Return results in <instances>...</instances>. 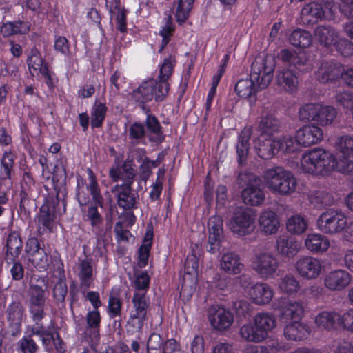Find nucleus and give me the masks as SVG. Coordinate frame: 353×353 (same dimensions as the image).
<instances>
[{"mask_svg": "<svg viewBox=\"0 0 353 353\" xmlns=\"http://www.w3.org/2000/svg\"><path fill=\"white\" fill-rule=\"evenodd\" d=\"M334 170L344 174L353 173V155L337 154L335 158Z\"/></svg>", "mask_w": 353, "mask_h": 353, "instance_id": "nucleus-50", "label": "nucleus"}, {"mask_svg": "<svg viewBox=\"0 0 353 353\" xmlns=\"http://www.w3.org/2000/svg\"><path fill=\"white\" fill-rule=\"evenodd\" d=\"M281 128L280 121L272 114H267L261 116L256 127L257 132L260 133L261 137H272L277 133Z\"/></svg>", "mask_w": 353, "mask_h": 353, "instance_id": "nucleus-26", "label": "nucleus"}, {"mask_svg": "<svg viewBox=\"0 0 353 353\" xmlns=\"http://www.w3.org/2000/svg\"><path fill=\"white\" fill-rule=\"evenodd\" d=\"M335 157L330 152L316 148L303 155L301 169L313 174H327L334 170Z\"/></svg>", "mask_w": 353, "mask_h": 353, "instance_id": "nucleus-3", "label": "nucleus"}, {"mask_svg": "<svg viewBox=\"0 0 353 353\" xmlns=\"http://www.w3.org/2000/svg\"><path fill=\"white\" fill-rule=\"evenodd\" d=\"M276 82L281 89L292 93L296 90L298 86L296 72H294L292 68L279 71L276 77Z\"/></svg>", "mask_w": 353, "mask_h": 353, "instance_id": "nucleus-28", "label": "nucleus"}, {"mask_svg": "<svg viewBox=\"0 0 353 353\" xmlns=\"http://www.w3.org/2000/svg\"><path fill=\"white\" fill-rule=\"evenodd\" d=\"M290 43L299 48H307L312 41V37L310 32L303 29H296L294 30L289 37Z\"/></svg>", "mask_w": 353, "mask_h": 353, "instance_id": "nucleus-43", "label": "nucleus"}, {"mask_svg": "<svg viewBox=\"0 0 353 353\" xmlns=\"http://www.w3.org/2000/svg\"><path fill=\"white\" fill-rule=\"evenodd\" d=\"M307 226V221L299 214L292 216L286 223L287 230L293 234H303L306 231Z\"/></svg>", "mask_w": 353, "mask_h": 353, "instance_id": "nucleus-44", "label": "nucleus"}, {"mask_svg": "<svg viewBox=\"0 0 353 353\" xmlns=\"http://www.w3.org/2000/svg\"><path fill=\"white\" fill-rule=\"evenodd\" d=\"M86 325L84 330L85 336L92 340H97L99 337L101 327V315L97 310L88 311L85 316Z\"/></svg>", "mask_w": 353, "mask_h": 353, "instance_id": "nucleus-37", "label": "nucleus"}, {"mask_svg": "<svg viewBox=\"0 0 353 353\" xmlns=\"http://www.w3.org/2000/svg\"><path fill=\"white\" fill-rule=\"evenodd\" d=\"M276 250L285 257L292 258L300 250L301 244L294 238L286 235L279 236L276 241Z\"/></svg>", "mask_w": 353, "mask_h": 353, "instance_id": "nucleus-25", "label": "nucleus"}, {"mask_svg": "<svg viewBox=\"0 0 353 353\" xmlns=\"http://www.w3.org/2000/svg\"><path fill=\"white\" fill-rule=\"evenodd\" d=\"M335 157L330 152L316 148L303 155L301 169L313 174H327L334 170Z\"/></svg>", "mask_w": 353, "mask_h": 353, "instance_id": "nucleus-4", "label": "nucleus"}, {"mask_svg": "<svg viewBox=\"0 0 353 353\" xmlns=\"http://www.w3.org/2000/svg\"><path fill=\"white\" fill-rule=\"evenodd\" d=\"M132 303L133 309L128 321V326L132 329V332H140L148 320L150 300L146 296L145 292H137L133 296Z\"/></svg>", "mask_w": 353, "mask_h": 353, "instance_id": "nucleus-7", "label": "nucleus"}, {"mask_svg": "<svg viewBox=\"0 0 353 353\" xmlns=\"http://www.w3.org/2000/svg\"><path fill=\"white\" fill-rule=\"evenodd\" d=\"M336 117L337 111L333 106L320 103H307L299 110L301 121H312L321 126L332 124Z\"/></svg>", "mask_w": 353, "mask_h": 353, "instance_id": "nucleus-6", "label": "nucleus"}, {"mask_svg": "<svg viewBox=\"0 0 353 353\" xmlns=\"http://www.w3.org/2000/svg\"><path fill=\"white\" fill-rule=\"evenodd\" d=\"M265 192L262 188L261 180L253 185L243 188L241 191V199L243 203L251 206H259L265 201Z\"/></svg>", "mask_w": 353, "mask_h": 353, "instance_id": "nucleus-24", "label": "nucleus"}, {"mask_svg": "<svg viewBox=\"0 0 353 353\" xmlns=\"http://www.w3.org/2000/svg\"><path fill=\"white\" fill-rule=\"evenodd\" d=\"M58 199L50 201L47 199L46 203L40 208V212L38 215L37 232L39 235L43 234L47 230H51L53 222L56 218L54 209L56 204H58Z\"/></svg>", "mask_w": 353, "mask_h": 353, "instance_id": "nucleus-16", "label": "nucleus"}, {"mask_svg": "<svg viewBox=\"0 0 353 353\" xmlns=\"http://www.w3.org/2000/svg\"><path fill=\"white\" fill-rule=\"evenodd\" d=\"M336 103L353 112V92L343 91L338 92L335 97Z\"/></svg>", "mask_w": 353, "mask_h": 353, "instance_id": "nucleus-62", "label": "nucleus"}, {"mask_svg": "<svg viewBox=\"0 0 353 353\" xmlns=\"http://www.w3.org/2000/svg\"><path fill=\"white\" fill-rule=\"evenodd\" d=\"M310 334L308 326L298 321H294L287 324L283 330V335L288 340L302 341Z\"/></svg>", "mask_w": 353, "mask_h": 353, "instance_id": "nucleus-32", "label": "nucleus"}, {"mask_svg": "<svg viewBox=\"0 0 353 353\" xmlns=\"http://www.w3.org/2000/svg\"><path fill=\"white\" fill-rule=\"evenodd\" d=\"M32 334L39 336L41 339L42 343L45 346H48L54 341L56 336L55 332H53L51 327L46 328L42 326H32L31 328Z\"/></svg>", "mask_w": 353, "mask_h": 353, "instance_id": "nucleus-54", "label": "nucleus"}, {"mask_svg": "<svg viewBox=\"0 0 353 353\" xmlns=\"http://www.w3.org/2000/svg\"><path fill=\"white\" fill-rule=\"evenodd\" d=\"M343 66L338 63L323 62L316 72V78L322 83L334 82L342 79Z\"/></svg>", "mask_w": 353, "mask_h": 353, "instance_id": "nucleus-22", "label": "nucleus"}, {"mask_svg": "<svg viewBox=\"0 0 353 353\" xmlns=\"http://www.w3.org/2000/svg\"><path fill=\"white\" fill-rule=\"evenodd\" d=\"M278 57L283 62L288 63L290 68L294 67L300 72H306L311 69L306 54L303 52H296L294 50L283 49Z\"/></svg>", "mask_w": 353, "mask_h": 353, "instance_id": "nucleus-17", "label": "nucleus"}, {"mask_svg": "<svg viewBox=\"0 0 353 353\" xmlns=\"http://www.w3.org/2000/svg\"><path fill=\"white\" fill-rule=\"evenodd\" d=\"M220 266L221 270L229 274H239L244 267L240 256L233 252L225 253L222 256Z\"/></svg>", "mask_w": 353, "mask_h": 353, "instance_id": "nucleus-35", "label": "nucleus"}, {"mask_svg": "<svg viewBox=\"0 0 353 353\" xmlns=\"http://www.w3.org/2000/svg\"><path fill=\"white\" fill-rule=\"evenodd\" d=\"M145 125L148 131L154 135L151 140L161 143L164 141L165 136L161 130V126L157 118L153 114H148L145 120Z\"/></svg>", "mask_w": 353, "mask_h": 353, "instance_id": "nucleus-49", "label": "nucleus"}, {"mask_svg": "<svg viewBox=\"0 0 353 353\" xmlns=\"http://www.w3.org/2000/svg\"><path fill=\"white\" fill-rule=\"evenodd\" d=\"M239 335L247 342L260 343L264 341L256 325L252 323L243 325L239 330Z\"/></svg>", "mask_w": 353, "mask_h": 353, "instance_id": "nucleus-48", "label": "nucleus"}, {"mask_svg": "<svg viewBox=\"0 0 353 353\" xmlns=\"http://www.w3.org/2000/svg\"><path fill=\"white\" fill-rule=\"evenodd\" d=\"M163 344L164 341L160 334H152L147 342V353H162Z\"/></svg>", "mask_w": 353, "mask_h": 353, "instance_id": "nucleus-59", "label": "nucleus"}, {"mask_svg": "<svg viewBox=\"0 0 353 353\" xmlns=\"http://www.w3.org/2000/svg\"><path fill=\"white\" fill-rule=\"evenodd\" d=\"M107 112V108L103 103H95L91 114V125L99 128L102 125Z\"/></svg>", "mask_w": 353, "mask_h": 353, "instance_id": "nucleus-53", "label": "nucleus"}, {"mask_svg": "<svg viewBox=\"0 0 353 353\" xmlns=\"http://www.w3.org/2000/svg\"><path fill=\"white\" fill-rule=\"evenodd\" d=\"M309 201L314 207L332 205L334 199L332 194L323 190L312 191L308 195Z\"/></svg>", "mask_w": 353, "mask_h": 353, "instance_id": "nucleus-42", "label": "nucleus"}, {"mask_svg": "<svg viewBox=\"0 0 353 353\" xmlns=\"http://www.w3.org/2000/svg\"><path fill=\"white\" fill-rule=\"evenodd\" d=\"M337 154L353 155V137L350 135L338 137L336 140Z\"/></svg>", "mask_w": 353, "mask_h": 353, "instance_id": "nucleus-51", "label": "nucleus"}, {"mask_svg": "<svg viewBox=\"0 0 353 353\" xmlns=\"http://www.w3.org/2000/svg\"><path fill=\"white\" fill-rule=\"evenodd\" d=\"M253 323L264 340L276 325L275 318L272 314L265 312L257 313L253 319Z\"/></svg>", "mask_w": 353, "mask_h": 353, "instance_id": "nucleus-33", "label": "nucleus"}, {"mask_svg": "<svg viewBox=\"0 0 353 353\" xmlns=\"http://www.w3.org/2000/svg\"><path fill=\"white\" fill-rule=\"evenodd\" d=\"M252 270L263 279L274 277L279 270V260L270 252L256 253L252 261Z\"/></svg>", "mask_w": 353, "mask_h": 353, "instance_id": "nucleus-10", "label": "nucleus"}, {"mask_svg": "<svg viewBox=\"0 0 353 353\" xmlns=\"http://www.w3.org/2000/svg\"><path fill=\"white\" fill-rule=\"evenodd\" d=\"M323 137L321 128L314 125H307L296 131V138L299 144L305 147L319 143Z\"/></svg>", "mask_w": 353, "mask_h": 353, "instance_id": "nucleus-20", "label": "nucleus"}, {"mask_svg": "<svg viewBox=\"0 0 353 353\" xmlns=\"http://www.w3.org/2000/svg\"><path fill=\"white\" fill-rule=\"evenodd\" d=\"M279 288L284 293L292 294L300 290L299 281L290 274H285L279 280Z\"/></svg>", "mask_w": 353, "mask_h": 353, "instance_id": "nucleus-47", "label": "nucleus"}, {"mask_svg": "<svg viewBox=\"0 0 353 353\" xmlns=\"http://www.w3.org/2000/svg\"><path fill=\"white\" fill-rule=\"evenodd\" d=\"M347 218L341 210L333 208L323 212L317 220V225L320 230L330 234L343 232L347 225Z\"/></svg>", "mask_w": 353, "mask_h": 353, "instance_id": "nucleus-9", "label": "nucleus"}, {"mask_svg": "<svg viewBox=\"0 0 353 353\" xmlns=\"http://www.w3.org/2000/svg\"><path fill=\"white\" fill-rule=\"evenodd\" d=\"M259 180L260 179L258 176L250 172H241L237 176L236 183L240 187L243 188L253 185Z\"/></svg>", "mask_w": 353, "mask_h": 353, "instance_id": "nucleus-63", "label": "nucleus"}, {"mask_svg": "<svg viewBox=\"0 0 353 353\" xmlns=\"http://www.w3.org/2000/svg\"><path fill=\"white\" fill-rule=\"evenodd\" d=\"M316 326L321 330H332L336 328L337 323L341 324V316L332 311H323L315 318Z\"/></svg>", "mask_w": 353, "mask_h": 353, "instance_id": "nucleus-34", "label": "nucleus"}, {"mask_svg": "<svg viewBox=\"0 0 353 353\" xmlns=\"http://www.w3.org/2000/svg\"><path fill=\"white\" fill-rule=\"evenodd\" d=\"M350 274L343 269H337L327 272L323 277L325 288L332 292L345 290L351 283Z\"/></svg>", "mask_w": 353, "mask_h": 353, "instance_id": "nucleus-14", "label": "nucleus"}, {"mask_svg": "<svg viewBox=\"0 0 353 353\" xmlns=\"http://www.w3.org/2000/svg\"><path fill=\"white\" fill-rule=\"evenodd\" d=\"M259 222L261 230L265 234H275L280 226L277 214L272 210L263 212L259 216Z\"/></svg>", "mask_w": 353, "mask_h": 353, "instance_id": "nucleus-36", "label": "nucleus"}, {"mask_svg": "<svg viewBox=\"0 0 353 353\" xmlns=\"http://www.w3.org/2000/svg\"><path fill=\"white\" fill-rule=\"evenodd\" d=\"M6 248L7 259L14 261L19 256L23 248V243L19 232L13 231L9 234Z\"/></svg>", "mask_w": 353, "mask_h": 353, "instance_id": "nucleus-40", "label": "nucleus"}, {"mask_svg": "<svg viewBox=\"0 0 353 353\" xmlns=\"http://www.w3.org/2000/svg\"><path fill=\"white\" fill-rule=\"evenodd\" d=\"M304 312V307L301 302L294 300L285 301L282 306V314L290 319H300Z\"/></svg>", "mask_w": 353, "mask_h": 353, "instance_id": "nucleus-45", "label": "nucleus"}, {"mask_svg": "<svg viewBox=\"0 0 353 353\" xmlns=\"http://www.w3.org/2000/svg\"><path fill=\"white\" fill-rule=\"evenodd\" d=\"M14 164L13 156L10 152H5L1 161L0 175L2 179L11 178V172Z\"/></svg>", "mask_w": 353, "mask_h": 353, "instance_id": "nucleus-58", "label": "nucleus"}, {"mask_svg": "<svg viewBox=\"0 0 353 353\" xmlns=\"http://www.w3.org/2000/svg\"><path fill=\"white\" fill-rule=\"evenodd\" d=\"M194 0H176L175 17L179 24L183 23L189 17Z\"/></svg>", "mask_w": 353, "mask_h": 353, "instance_id": "nucleus-46", "label": "nucleus"}, {"mask_svg": "<svg viewBox=\"0 0 353 353\" xmlns=\"http://www.w3.org/2000/svg\"><path fill=\"white\" fill-rule=\"evenodd\" d=\"M305 246L312 252H324L330 247V241L321 234H310L305 240Z\"/></svg>", "mask_w": 353, "mask_h": 353, "instance_id": "nucleus-41", "label": "nucleus"}, {"mask_svg": "<svg viewBox=\"0 0 353 353\" xmlns=\"http://www.w3.org/2000/svg\"><path fill=\"white\" fill-rule=\"evenodd\" d=\"M175 61V58L170 56L169 58L165 59L163 61V63L161 66L159 75V80L157 81L159 83L158 92L157 95V101H163L168 94L170 85L168 80L172 75Z\"/></svg>", "mask_w": 353, "mask_h": 353, "instance_id": "nucleus-18", "label": "nucleus"}, {"mask_svg": "<svg viewBox=\"0 0 353 353\" xmlns=\"http://www.w3.org/2000/svg\"><path fill=\"white\" fill-rule=\"evenodd\" d=\"M276 143H279V148L277 147L278 152L281 151L285 154L294 153L299 150V144L296 139L290 136H283L276 140Z\"/></svg>", "mask_w": 353, "mask_h": 353, "instance_id": "nucleus-52", "label": "nucleus"}, {"mask_svg": "<svg viewBox=\"0 0 353 353\" xmlns=\"http://www.w3.org/2000/svg\"><path fill=\"white\" fill-rule=\"evenodd\" d=\"M77 274L79 279L81 288H89L94 281L93 268L91 260L79 259L77 265Z\"/></svg>", "mask_w": 353, "mask_h": 353, "instance_id": "nucleus-29", "label": "nucleus"}, {"mask_svg": "<svg viewBox=\"0 0 353 353\" xmlns=\"http://www.w3.org/2000/svg\"><path fill=\"white\" fill-rule=\"evenodd\" d=\"M274 59L272 55L255 59L251 66L249 79L239 80L235 85V92L242 98L256 101L258 90L266 88L272 79Z\"/></svg>", "mask_w": 353, "mask_h": 353, "instance_id": "nucleus-1", "label": "nucleus"}, {"mask_svg": "<svg viewBox=\"0 0 353 353\" xmlns=\"http://www.w3.org/2000/svg\"><path fill=\"white\" fill-rule=\"evenodd\" d=\"M252 134V127H245L240 132L236 145V153L239 165H243L247 163L250 150V139Z\"/></svg>", "mask_w": 353, "mask_h": 353, "instance_id": "nucleus-23", "label": "nucleus"}, {"mask_svg": "<svg viewBox=\"0 0 353 353\" xmlns=\"http://www.w3.org/2000/svg\"><path fill=\"white\" fill-rule=\"evenodd\" d=\"M88 174L89 185L87 188L90 190L95 205H92L88 207L85 214V220L90 222L92 228L99 229L103 223V217L98 210V206L103 208V198L100 193L96 176L91 169H88Z\"/></svg>", "mask_w": 353, "mask_h": 353, "instance_id": "nucleus-8", "label": "nucleus"}, {"mask_svg": "<svg viewBox=\"0 0 353 353\" xmlns=\"http://www.w3.org/2000/svg\"><path fill=\"white\" fill-rule=\"evenodd\" d=\"M255 215L250 208L237 209L233 214L230 227L238 236H245L254 230Z\"/></svg>", "mask_w": 353, "mask_h": 353, "instance_id": "nucleus-11", "label": "nucleus"}, {"mask_svg": "<svg viewBox=\"0 0 353 353\" xmlns=\"http://www.w3.org/2000/svg\"><path fill=\"white\" fill-rule=\"evenodd\" d=\"M117 199V204L119 208L125 210H132L136 208L137 196L129 183H123L116 185L112 190Z\"/></svg>", "mask_w": 353, "mask_h": 353, "instance_id": "nucleus-19", "label": "nucleus"}, {"mask_svg": "<svg viewBox=\"0 0 353 353\" xmlns=\"http://www.w3.org/2000/svg\"><path fill=\"white\" fill-rule=\"evenodd\" d=\"M295 270L299 275L307 280L317 279L323 268L322 261L315 257L302 256L295 263Z\"/></svg>", "mask_w": 353, "mask_h": 353, "instance_id": "nucleus-13", "label": "nucleus"}, {"mask_svg": "<svg viewBox=\"0 0 353 353\" xmlns=\"http://www.w3.org/2000/svg\"><path fill=\"white\" fill-rule=\"evenodd\" d=\"M208 320L214 329L223 331L231 326L234 316L229 310L219 305H213L208 310Z\"/></svg>", "mask_w": 353, "mask_h": 353, "instance_id": "nucleus-15", "label": "nucleus"}, {"mask_svg": "<svg viewBox=\"0 0 353 353\" xmlns=\"http://www.w3.org/2000/svg\"><path fill=\"white\" fill-rule=\"evenodd\" d=\"M30 261L40 271L46 270L48 266V255L45 250H40L31 256Z\"/></svg>", "mask_w": 353, "mask_h": 353, "instance_id": "nucleus-64", "label": "nucleus"}, {"mask_svg": "<svg viewBox=\"0 0 353 353\" xmlns=\"http://www.w3.org/2000/svg\"><path fill=\"white\" fill-rule=\"evenodd\" d=\"M24 308L19 302H14L7 309L8 321L11 327H13L15 333L20 331V327L23 318Z\"/></svg>", "mask_w": 353, "mask_h": 353, "instance_id": "nucleus-39", "label": "nucleus"}, {"mask_svg": "<svg viewBox=\"0 0 353 353\" xmlns=\"http://www.w3.org/2000/svg\"><path fill=\"white\" fill-rule=\"evenodd\" d=\"M334 0H317L307 3L301 12L303 23L305 26H313L319 21L334 19Z\"/></svg>", "mask_w": 353, "mask_h": 353, "instance_id": "nucleus-5", "label": "nucleus"}, {"mask_svg": "<svg viewBox=\"0 0 353 353\" xmlns=\"http://www.w3.org/2000/svg\"><path fill=\"white\" fill-rule=\"evenodd\" d=\"M263 177L268 189L274 194L288 196L296 191V178L291 172L283 167L275 166L266 169Z\"/></svg>", "mask_w": 353, "mask_h": 353, "instance_id": "nucleus-2", "label": "nucleus"}, {"mask_svg": "<svg viewBox=\"0 0 353 353\" xmlns=\"http://www.w3.org/2000/svg\"><path fill=\"white\" fill-rule=\"evenodd\" d=\"M166 25L162 28L160 31V35L162 37V41L160 49L159 50V52H161L166 45L170 41V38L172 35L173 32L174 30V26L172 23V18L170 14L168 15L167 17Z\"/></svg>", "mask_w": 353, "mask_h": 353, "instance_id": "nucleus-60", "label": "nucleus"}, {"mask_svg": "<svg viewBox=\"0 0 353 353\" xmlns=\"http://www.w3.org/2000/svg\"><path fill=\"white\" fill-rule=\"evenodd\" d=\"M159 83L153 79L143 82L132 92V97L136 103H147L154 97L157 101Z\"/></svg>", "mask_w": 353, "mask_h": 353, "instance_id": "nucleus-21", "label": "nucleus"}, {"mask_svg": "<svg viewBox=\"0 0 353 353\" xmlns=\"http://www.w3.org/2000/svg\"><path fill=\"white\" fill-rule=\"evenodd\" d=\"M53 297L57 304H64L68 294V286L65 280L59 278L52 289Z\"/></svg>", "mask_w": 353, "mask_h": 353, "instance_id": "nucleus-57", "label": "nucleus"}, {"mask_svg": "<svg viewBox=\"0 0 353 353\" xmlns=\"http://www.w3.org/2000/svg\"><path fill=\"white\" fill-rule=\"evenodd\" d=\"M314 37L321 45L330 47L336 42L339 32L330 25H319L314 30Z\"/></svg>", "mask_w": 353, "mask_h": 353, "instance_id": "nucleus-31", "label": "nucleus"}, {"mask_svg": "<svg viewBox=\"0 0 353 353\" xmlns=\"http://www.w3.org/2000/svg\"><path fill=\"white\" fill-rule=\"evenodd\" d=\"M32 333L24 336L17 342L18 350L21 353H36L39 346L32 339Z\"/></svg>", "mask_w": 353, "mask_h": 353, "instance_id": "nucleus-55", "label": "nucleus"}, {"mask_svg": "<svg viewBox=\"0 0 353 353\" xmlns=\"http://www.w3.org/2000/svg\"><path fill=\"white\" fill-rule=\"evenodd\" d=\"M46 303H29V311L32 321L33 326H42L41 321L45 317Z\"/></svg>", "mask_w": 353, "mask_h": 353, "instance_id": "nucleus-56", "label": "nucleus"}, {"mask_svg": "<svg viewBox=\"0 0 353 353\" xmlns=\"http://www.w3.org/2000/svg\"><path fill=\"white\" fill-rule=\"evenodd\" d=\"M265 137H259V142L255 143L254 148L259 157L263 159H269L278 152L277 147L279 148V143L276 140L267 139Z\"/></svg>", "mask_w": 353, "mask_h": 353, "instance_id": "nucleus-38", "label": "nucleus"}, {"mask_svg": "<svg viewBox=\"0 0 353 353\" xmlns=\"http://www.w3.org/2000/svg\"><path fill=\"white\" fill-rule=\"evenodd\" d=\"M248 294L254 303L265 305L272 300L273 291L267 283H257L251 287Z\"/></svg>", "mask_w": 353, "mask_h": 353, "instance_id": "nucleus-30", "label": "nucleus"}, {"mask_svg": "<svg viewBox=\"0 0 353 353\" xmlns=\"http://www.w3.org/2000/svg\"><path fill=\"white\" fill-rule=\"evenodd\" d=\"M46 276L39 277L34 283L33 279L30 282L29 303H46V291L48 288Z\"/></svg>", "mask_w": 353, "mask_h": 353, "instance_id": "nucleus-27", "label": "nucleus"}, {"mask_svg": "<svg viewBox=\"0 0 353 353\" xmlns=\"http://www.w3.org/2000/svg\"><path fill=\"white\" fill-rule=\"evenodd\" d=\"M335 46L338 52L344 57H350L353 54V43L347 38H337Z\"/></svg>", "mask_w": 353, "mask_h": 353, "instance_id": "nucleus-61", "label": "nucleus"}, {"mask_svg": "<svg viewBox=\"0 0 353 353\" xmlns=\"http://www.w3.org/2000/svg\"><path fill=\"white\" fill-rule=\"evenodd\" d=\"M208 239L207 250L214 254L220 250L225 240L223 231V221L221 216L214 215L211 216L208 222Z\"/></svg>", "mask_w": 353, "mask_h": 353, "instance_id": "nucleus-12", "label": "nucleus"}]
</instances>
